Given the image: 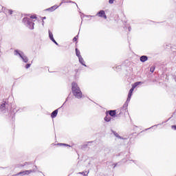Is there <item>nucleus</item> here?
Instances as JSON below:
<instances>
[{
  "label": "nucleus",
  "mask_w": 176,
  "mask_h": 176,
  "mask_svg": "<svg viewBox=\"0 0 176 176\" xmlns=\"http://www.w3.org/2000/svg\"><path fill=\"white\" fill-rule=\"evenodd\" d=\"M72 91L76 98H80L82 97V91L80 88L75 82L72 83Z\"/></svg>",
  "instance_id": "1"
},
{
  "label": "nucleus",
  "mask_w": 176,
  "mask_h": 176,
  "mask_svg": "<svg viewBox=\"0 0 176 176\" xmlns=\"http://www.w3.org/2000/svg\"><path fill=\"white\" fill-rule=\"evenodd\" d=\"M23 23L28 27L30 30H34V25L35 23L32 22V20L30 19L25 17L23 19Z\"/></svg>",
  "instance_id": "2"
},
{
  "label": "nucleus",
  "mask_w": 176,
  "mask_h": 176,
  "mask_svg": "<svg viewBox=\"0 0 176 176\" xmlns=\"http://www.w3.org/2000/svg\"><path fill=\"white\" fill-rule=\"evenodd\" d=\"M14 53L15 56H19V57L21 58L23 63H28V57H27V56L24 54V52L19 51L18 50H15Z\"/></svg>",
  "instance_id": "3"
},
{
  "label": "nucleus",
  "mask_w": 176,
  "mask_h": 176,
  "mask_svg": "<svg viewBox=\"0 0 176 176\" xmlns=\"http://www.w3.org/2000/svg\"><path fill=\"white\" fill-rule=\"evenodd\" d=\"M96 16H98V17H102L104 19H107V15L105 14V11L104 10H100L97 14Z\"/></svg>",
  "instance_id": "4"
},
{
  "label": "nucleus",
  "mask_w": 176,
  "mask_h": 176,
  "mask_svg": "<svg viewBox=\"0 0 176 176\" xmlns=\"http://www.w3.org/2000/svg\"><path fill=\"white\" fill-rule=\"evenodd\" d=\"M32 170H25L22 172H19V173L16 174V175H21L23 174V175H28L29 174H31L32 173Z\"/></svg>",
  "instance_id": "5"
},
{
  "label": "nucleus",
  "mask_w": 176,
  "mask_h": 176,
  "mask_svg": "<svg viewBox=\"0 0 176 176\" xmlns=\"http://www.w3.org/2000/svg\"><path fill=\"white\" fill-rule=\"evenodd\" d=\"M106 113H109L112 118H115V116H118L116 115V110H109V111H107Z\"/></svg>",
  "instance_id": "6"
},
{
  "label": "nucleus",
  "mask_w": 176,
  "mask_h": 176,
  "mask_svg": "<svg viewBox=\"0 0 176 176\" xmlns=\"http://www.w3.org/2000/svg\"><path fill=\"white\" fill-rule=\"evenodd\" d=\"M6 109V102H3L1 105H0V111L3 112Z\"/></svg>",
  "instance_id": "7"
},
{
  "label": "nucleus",
  "mask_w": 176,
  "mask_h": 176,
  "mask_svg": "<svg viewBox=\"0 0 176 176\" xmlns=\"http://www.w3.org/2000/svg\"><path fill=\"white\" fill-rule=\"evenodd\" d=\"M57 8H58V6H53L52 7H50L49 8H47L45 10L47 12H54V10H56V9H57Z\"/></svg>",
  "instance_id": "8"
},
{
  "label": "nucleus",
  "mask_w": 176,
  "mask_h": 176,
  "mask_svg": "<svg viewBox=\"0 0 176 176\" xmlns=\"http://www.w3.org/2000/svg\"><path fill=\"white\" fill-rule=\"evenodd\" d=\"M58 113V109L54 110L52 113H51V118L52 119H54L57 116V114Z\"/></svg>",
  "instance_id": "9"
},
{
  "label": "nucleus",
  "mask_w": 176,
  "mask_h": 176,
  "mask_svg": "<svg viewBox=\"0 0 176 176\" xmlns=\"http://www.w3.org/2000/svg\"><path fill=\"white\" fill-rule=\"evenodd\" d=\"M141 63H145V61H148V56L143 55L142 56H140V58Z\"/></svg>",
  "instance_id": "10"
},
{
  "label": "nucleus",
  "mask_w": 176,
  "mask_h": 176,
  "mask_svg": "<svg viewBox=\"0 0 176 176\" xmlns=\"http://www.w3.org/2000/svg\"><path fill=\"white\" fill-rule=\"evenodd\" d=\"M79 63L82 65H84V67H87L86 64H85V60H83V58L82 56L78 57Z\"/></svg>",
  "instance_id": "11"
},
{
  "label": "nucleus",
  "mask_w": 176,
  "mask_h": 176,
  "mask_svg": "<svg viewBox=\"0 0 176 176\" xmlns=\"http://www.w3.org/2000/svg\"><path fill=\"white\" fill-rule=\"evenodd\" d=\"M48 34L50 41H54V37H53V33L50 30H48Z\"/></svg>",
  "instance_id": "12"
},
{
  "label": "nucleus",
  "mask_w": 176,
  "mask_h": 176,
  "mask_svg": "<svg viewBox=\"0 0 176 176\" xmlns=\"http://www.w3.org/2000/svg\"><path fill=\"white\" fill-rule=\"evenodd\" d=\"M111 132L115 135V137H117V138H122V137H120V135H119V134L118 133H116V131L111 130Z\"/></svg>",
  "instance_id": "13"
},
{
  "label": "nucleus",
  "mask_w": 176,
  "mask_h": 176,
  "mask_svg": "<svg viewBox=\"0 0 176 176\" xmlns=\"http://www.w3.org/2000/svg\"><path fill=\"white\" fill-rule=\"evenodd\" d=\"M76 55L78 58L82 56H80V51H79V50H78V48H76Z\"/></svg>",
  "instance_id": "14"
},
{
  "label": "nucleus",
  "mask_w": 176,
  "mask_h": 176,
  "mask_svg": "<svg viewBox=\"0 0 176 176\" xmlns=\"http://www.w3.org/2000/svg\"><path fill=\"white\" fill-rule=\"evenodd\" d=\"M107 116L104 117L105 122H111V117H108V113H106Z\"/></svg>",
  "instance_id": "15"
},
{
  "label": "nucleus",
  "mask_w": 176,
  "mask_h": 176,
  "mask_svg": "<svg viewBox=\"0 0 176 176\" xmlns=\"http://www.w3.org/2000/svg\"><path fill=\"white\" fill-rule=\"evenodd\" d=\"M130 102H127V100L125 102V103L123 104V108L124 109H127V107H129V103Z\"/></svg>",
  "instance_id": "16"
},
{
  "label": "nucleus",
  "mask_w": 176,
  "mask_h": 176,
  "mask_svg": "<svg viewBox=\"0 0 176 176\" xmlns=\"http://www.w3.org/2000/svg\"><path fill=\"white\" fill-rule=\"evenodd\" d=\"M141 84V82H135L133 85H132V87L133 89H135V87H137V86H138V85Z\"/></svg>",
  "instance_id": "17"
},
{
  "label": "nucleus",
  "mask_w": 176,
  "mask_h": 176,
  "mask_svg": "<svg viewBox=\"0 0 176 176\" xmlns=\"http://www.w3.org/2000/svg\"><path fill=\"white\" fill-rule=\"evenodd\" d=\"M131 96H133V94H128V97H127V99H126V101H127V102H130V100H131Z\"/></svg>",
  "instance_id": "18"
},
{
  "label": "nucleus",
  "mask_w": 176,
  "mask_h": 176,
  "mask_svg": "<svg viewBox=\"0 0 176 176\" xmlns=\"http://www.w3.org/2000/svg\"><path fill=\"white\" fill-rule=\"evenodd\" d=\"M150 72H152V74L155 72V66H153L150 68Z\"/></svg>",
  "instance_id": "19"
},
{
  "label": "nucleus",
  "mask_w": 176,
  "mask_h": 176,
  "mask_svg": "<svg viewBox=\"0 0 176 176\" xmlns=\"http://www.w3.org/2000/svg\"><path fill=\"white\" fill-rule=\"evenodd\" d=\"M134 89H135V88H133V87H132L130 89L129 94H133V91H134Z\"/></svg>",
  "instance_id": "20"
},
{
  "label": "nucleus",
  "mask_w": 176,
  "mask_h": 176,
  "mask_svg": "<svg viewBox=\"0 0 176 176\" xmlns=\"http://www.w3.org/2000/svg\"><path fill=\"white\" fill-rule=\"evenodd\" d=\"M30 67H31V63L26 64V65H25L26 69H28V68H30Z\"/></svg>",
  "instance_id": "21"
},
{
  "label": "nucleus",
  "mask_w": 176,
  "mask_h": 176,
  "mask_svg": "<svg viewBox=\"0 0 176 176\" xmlns=\"http://www.w3.org/2000/svg\"><path fill=\"white\" fill-rule=\"evenodd\" d=\"M78 36H76L74 38H73V41L74 42H76V41H78Z\"/></svg>",
  "instance_id": "22"
},
{
  "label": "nucleus",
  "mask_w": 176,
  "mask_h": 176,
  "mask_svg": "<svg viewBox=\"0 0 176 176\" xmlns=\"http://www.w3.org/2000/svg\"><path fill=\"white\" fill-rule=\"evenodd\" d=\"M122 69V66L120 65H118L116 67V69H117V71H119V69Z\"/></svg>",
  "instance_id": "23"
},
{
  "label": "nucleus",
  "mask_w": 176,
  "mask_h": 176,
  "mask_svg": "<svg viewBox=\"0 0 176 176\" xmlns=\"http://www.w3.org/2000/svg\"><path fill=\"white\" fill-rule=\"evenodd\" d=\"M9 14H13V11L12 10H8Z\"/></svg>",
  "instance_id": "24"
},
{
  "label": "nucleus",
  "mask_w": 176,
  "mask_h": 176,
  "mask_svg": "<svg viewBox=\"0 0 176 176\" xmlns=\"http://www.w3.org/2000/svg\"><path fill=\"white\" fill-rule=\"evenodd\" d=\"M52 42H53L54 43H55V45H56V46H58V43L57 42H56V40H52Z\"/></svg>",
  "instance_id": "25"
},
{
  "label": "nucleus",
  "mask_w": 176,
  "mask_h": 176,
  "mask_svg": "<svg viewBox=\"0 0 176 176\" xmlns=\"http://www.w3.org/2000/svg\"><path fill=\"white\" fill-rule=\"evenodd\" d=\"M114 1H115V0H109V3L112 5V3H113Z\"/></svg>",
  "instance_id": "26"
},
{
  "label": "nucleus",
  "mask_w": 176,
  "mask_h": 176,
  "mask_svg": "<svg viewBox=\"0 0 176 176\" xmlns=\"http://www.w3.org/2000/svg\"><path fill=\"white\" fill-rule=\"evenodd\" d=\"M59 145H63L64 146H70L69 145H68L67 144H63V143L59 144Z\"/></svg>",
  "instance_id": "27"
},
{
  "label": "nucleus",
  "mask_w": 176,
  "mask_h": 176,
  "mask_svg": "<svg viewBox=\"0 0 176 176\" xmlns=\"http://www.w3.org/2000/svg\"><path fill=\"white\" fill-rule=\"evenodd\" d=\"M78 174H81L82 175L86 176V173L85 172H80Z\"/></svg>",
  "instance_id": "28"
},
{
  "label": "nucleus",
  "mask_w": 176,
  "mask_h": 176,
  "mask_svg": "<svg viewBox=\"0 0 176 176\" xmlns=\"http://www.w3.org/2000/svg\"><path fill=\"white\" fill-rule=\"evenodd\" d=\"M67 3H76L69 0V1H67Z\"/></svg>",
  "instance_id": "29"
},
{
  "label": "nucleus",
  "mask_w": 176,
  "mask_h": 176,
  "mask_svg": "<svg viewBox=\"0 0 176 176\" xmlns=\"http://www.w3.org/2000/svg\"><path fill=\"white\" fill-rule=\"evenodd\" d=\"M171 129H173V130H176V125H172Z\"/></svg>",
  "instance_id": "30"
},
{
  "label": "nucleus",
  "mask_w": 176,
  "mask_h": 176,
  "mask_svg": "<svg viewBox=\"0 0 176 176\" xmlns=\"http://www.w3.org/2000/svg\"><path fill=\"white\" fill-rule=\"evenodd\" d=\"M30 19H36V16L32 15V16H30Z\"/></svg>",
  "instance_id": "31"
},
{
  "label": "nucleus",
  "mask_w": 176,
  "mask_h": 176,
  "mask_svg": "<svg viewBox=\"0 0 176 176\" xmlns=\"http://www.w3.org/2000/svg\"><path fill=\"white\" fill-rule=\"evenodd\" d=\"M16 167H24V165H23V164L17 165V166H16Z\"/></svg>",
  "instance_id": "32"
},
{
  "label": "nucleus",
  "mask_w": 176,
  "mask_h": 176,
  "mask_svg": "<svg viewBox=\"0 0 176 176\" xmlns=\"http://www.w3.org/2000/svg\"><path fill=\"white\" fill-rule=\"evenodd\" d=\"M63 3H65V1L63 0V1L60 3V6L63 5Z\"/></svg>",
  "instance_id": "33"
},
{
  "label": "nucleus",
  "mask_w": 176,
  "mask_h": 176,
  "mask_svg": "<svg viewBox=\"0 0 176 176\" xmlns=\"http://www.w3.org/2000/svg\"><path fill=\"white\" fill-rule=\"evenodd\" d=\"M128 30H129V31H131V27H129V28H128Z\"/></svg>",
  "instance_id": "34"
},
{
  "label": "nucleus",
  "mask_w": 176,
  "mask_h": 176,
  "mask_svg": "<svg viewBox=\"0 0 176 176\" xmlns=\"http://www.w3.org/2000/svg\"><path fill=\"white\" fill-rule=\"evenodd\" d=\"M116 166H118V164H116L113 166V168H115V167H116Z\"/></svg>",
  "instance_id": "35"
},
{
  "label": "nucleus",
  "mask_w": 176,
  "mask_h": 176,
  "mask_svg": "<svg viewBox=\"0 0 176 176\" xmlns=\"http://www.w3.org/2000/svg\"><path fill=\"white\" fill-rule=\"evenodd\" d=\"M46 16L43 17V20H45Z\"/></svg>",
  "instance_id": "36"
},
{
  "label": "nucleus",
  "mask_w": 176,
  "mask_h": 176,
  "mask_svg": "<svg viewBox=\"0 0 176 176\" xmlns=\"http://www.w3.org/2000/svg\"><path fill=\"white\" fill-rule=\"evenodd\" d=\"M67 100H68V99H66L65 102H67Z\"/></svg>",
  "instance_id": "37"
},
{
  "label": "nucleus",
  "mask_w": 176,
  "mask_h": 176,
  "mask_svg": "<svg viewBox=\"0 0 176 176\" xmlns=\"http://www.w3.org/2000/svg\"><path fill=\"white\" fill-rule=\"evenodd\" d=\"M67 100H68V99H66L65 102H67Z\"/></svg>",
  "instance_id": "38"
},
{
  "label": "nucleus",
  "mask_w": 176,
  "mask_h": 176,
  "mask_svg": "<svg viewBox=\"0 0 176 176\" xmlns=\"http://www.w3.org/2000/svg\"><path fill=\"white\" fill-rule=\"evenodd\" d=\"M43 23H45V21H43Z\"/></svg>",
  "instance_id": "39"
},
{
  "label": "nucleus",
  "mask_w": 176,
  "mask_h": 176,
  "mask_svg": "<svg viewBox=\"0 0 176 176\" xmlns=\"http://www.w3.org/2000/svg\"><path fill=\"white\" fill-rule=\"evenodd\" d=\"M76 6H78V4L76 3Z\"/></svg>",
  "instance_id": "40"
}]
</instances>
